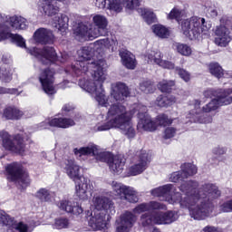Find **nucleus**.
Listing matches in <instances>:
<instances>
[{"instance_id": "5fc2aeb1", "label": "nucleus", "mask_w": 232, "mask_h": 232, "mask_svg": "<svg viewBox=\"0 0 232 232\" xmlns=\"http://www.w3.org/2000/svg\"><path fill=\"white\" fill-rule=\"evenodd\" d=\"M3 26V23L2 24H0V32H1V27Z\"/></svg>"}, {"instance_id": "f3484780", "label": "nucleus", "mask_w": 232, "mask_h": 232, "mask_svg": "<svg viewBox=\"0 0 232 232\" xmlns=\"http://www.w3.org/2000/svg\"><path fill=\"white\" fill-rule=\"evenodd\" d=\"M145 57L148 59V63H153L160 66V68L166 70H173V68H175V63L162 59V53H160V51H148Z\"/></svg>"}, {"instance_id": "4c0bfd02", "label": "nucleus", "mask_w": 232, "mask_h": 232, "mask_svg": "<svg viewBox=\"0 0 232 232\" xmlns=\"http://www.w3.org/2000/svg\"><path fill=\"white\" fill-rule=\"evenodd\" d=\"M70 226V221L66 218H59L55 219L53 227L55 229H66Z\"/></svg>"}, {"instance_id": "bb28decb", "label": "nucleus", "mask_w": 232, "mask_h": 232, "mask_svg": "<svg viewBox=\"0 0 232 232\" xmlns=\"http://www.w3.org/2000/svg\"><path fill=\"white\" fill-rule=\"evenodd\" d=\"M24 115V113L15 107H7L4 110L3 113V117L7 119V121L21 119Z\"/></svg>"}, {"instance_id": "6ab92c4d", "label": "nucleus", "mask_w": 232, "mask_h": 232, "mask_svg": "<svg viewBox=\"0 0 232 232\" xmlns=\"http://www.w3.org/2000/svg\"><path fill=\"white\" fill-rule=\"evenodd\" d=\"M33 39L37 44H53L55 36L53 35V32H52V30L39 28L34 32Z\"/></svg>"}, {"instance_id": "a211bd4d", "label": "nucleus", "mask_w": 232, "mask_h": 232, "mask_svg": "<svg viewBox=\"0 0 232 232\" xmlns=\"http://www.w3.org/2000/svg\"><path fill=\"white\" fill-rule=\"evenodd\" d=\"M215 44H218V46H227V44L231 43V33L226 24L220 22V25L217 26L215 29Z\"/></svg>"}, {"instance_id": "e433bc0d", "label": "nucleus", "mask_w": 232, "mask_h": 232, "mask_svg": "<svg viewBox=\"0 0 232 232\" xmlns=\"http://www.w3.org/2000/svg\"><path fill=\"white\" fill-rule=\"evenodd\" d=\"M0 79L3 82H10L12 81V70L10 67H2L0 69Z\"/></svg>"}, {"instance_id": "8fccbe9b", "label": "nucleus", "mask_w": 232, "mask_h": 232, "mask_svg": "<svg viewBox=\"0 0 232 232\" xmlns=\"http://www.w3.org/2000/svg\"><path fill=\"white\" fill-rule=\"evenodd\" d=\"M73 110V107L70 104H65L62 109L63 115H66L68 112L72 111Z\"/></svg>"}, {"instance_id": "58836bf2", "label": "nucleus", "mask_w": 232, "mask_h": 232, "mask_svg": "<svg viewBox=\"0 0 232 232\" xmlns=\"http://www.w3.org/2000/svg\"><path fill=\"white\" fill-rule=\"evenodd\" d=\"M157 127L158 126H168V124H172L173 120L169 119L166 114H160L157 117L155 121Z\"/></svg>"}, {"instance_id": "1a4fd4ad", "label": "nucleus", "mask_w": 232, "mask_h": 232, "mask_svg": "<svg viewBox=\"0 0 232 232\" xmlns=\"http://www.w3.org/2000/svg\"><path fill=\"white\" fill-rule=\"evenodd\" d=\"M0 139L2 140V146L7 151H12V153H17L18 155H24L26 149L24 143L23 142V136L17 134L14 136L9 135L6 130L0 131Z\"/></svg>"}, {"instance_id": "f8f14e48", "label": "nucleus", "mask_w": 232, "mask_h": 232, "mask_svg": "<svg viewBox=\"0 0 232 232\" xmlns=\"http://www.w3.org/2000/svg\"><path fill=\"white\" fill-rule=\"evenodd\" d=\"M110 185L115 197H119L121 200H127V202H130L132 204L139 202L137 190L132 187L126 186L117 181H112Z\"/></svg>"}, {"instance_id": "9b49d317", "label": "nucleus", "mask_w": 232, "mask_h": 232, "mask_svg": "<svg viewBox=\"0 0 232 232\" xmlns=\"http://www.w3.org/2000/svg\"><path fill=\"white\" fill-rule=\"evenodd\" d=\"M5 170L8 174V179L13 182H17L22 188L30 186V176H28V172L23 168L21 163H11L5 167Z\"/></svg>"}, {"instance_id": "dca6fc26", "label": "nucleus", "mask_w": 232, "mask_h": 232, "mask_svg": "<svg viewBox=\"0 0 232 232\" xmlns=\"http://www.w3.org/2000/svg\"><path fill=\"white\" fill-rule=\"evenodd\" d=\"M55 72L50 69L44 70L39 75V82L42 84L44 92L47 95H53L56 93L55 87L53 86V75Z\"/></svg>"}, {"instance_id": "c9c22d12", "label": "nucleus", "mask_w": 232, "mask_h": 232, "mask_svg": "<svg viewBox=\"0 0 232 232\" xmlns=\"http://www.w3.org/2000/svg\"><path fill=\"white\" fill-rule=\"evenodd\" d=\"M172 86H175V82L163 80V81L160 82L158 88L163 93H168V92H171Z\"/></svg>"}, {"instance_id": "2f4dec72", "label": "nucleus", "mask_w": 232, "mask_h": 232, "mask_svg": "<svg viewBox=\"0 0 232 232\" xmlns=\"http://www.w3.org/2000/svg\"><path fill=\"white\" fill-rule=\"evenodd\" d=\"M152 31L157 37H160L161 39L169 37V30H168V28H166L164 25L155 24L152 26Z\"/></svg>"}, {"instance_id": "b1692460", "label": "nucleus", "mask_w": 232, "mask_h": 232, "mask_svg": "<svg viewBox=\"0 0 232 232\" xmlns=\"http://www.w3.org/2000/svg\"><path fill=\"white\" fill-rule=\"evenodd\" d=\"M120 57L125 68H128V70H135L137 61L133 53H130L128 50L122 49L120 51Z\"/></svg>"}, {"instance_id": "3c124183", "label": "nucleus", "mask_w": 232, "mask_h": 232, "mask_svg": "<svg viewBox=\"0 0 232 232\" xmlns=\"http://www.w3.org/2000/svg\"><path fill=\"white\" fill-rule=\"evenodd\" d=\"M66 59H68V56L66 54H62V59L60 61H61V63H64V61H66Z\"/></svg>"}, {"instance_id": "5701e85b", "label": "nucleus", "mask_w": 232, "mask_h": 232, "mask_svg": "<svg viewBox=\"0 0 232 232\" xmlns=\"http://www.w3.org/2000/svg\"><path fill=\"white\" fill-rule=\"evenodd\" d=\"M53 1H58L59 3H64L66 0H40L39 6L46 14V15H55L59 12V7L53 5Z\"/></svg>"}, {"instance_id": "2eb2a0df", "label": "nucleus", "mask_w": 232, "mask_h": 232, "mask_svg": "<svg viewBox=\"0 0 232 232\" xmlns=\"http://www.w3.org/2000/svg\"><path fill=\"white\" fill-rule=\"evenodd\" d=\"M70 128L75 126V121L69 118H52L35 125V130H48V128Z\"/></svg>"}, {"instance_id": "9d476101", "label": "nucleus", "mask_w": 232, "mask_h": 232, "mask_svg": "<svg viewBox=\"0 0 232 232\" xmlns=\"http://www.w3.org/2000/svg\"><path fill=\"white\" fill-rule=\"evenodd\" d=\"M73 153L76 157L92 155L98 162H107V164H110L113 158L111 153L101 150L100 148L93 143H90L89 145L80 149H74Z\"/></svg>"}, {"instance_id": "a18cd8bd", "label": "nucleus", "mask_w": 232, "mask_h": 232, "mask_svg": "<svg viewBox=\"0 0 232 232\" xmlns=\"http://www.w3.org/2000/svg\"><path fill=\"white\" fill-rule=\"evenodd\" d=\"M176 72H178L179 77H181V79H183L185 82H188L189 81L190 75H189V72H188L186 70L176 68Z\"/></svg>"}, {"instance_id": "de8ad7c7", "label": "nucleus", "mask_w": 232, "mask_h": 232, "mask_svg": "<svg viewBox=\"0 0 232 232\" xmlns=\"http://www.w3.org/2000/svg\"><path fill=\"white\" fill-rule=\"evenodd\" d=\"M4 93H10L11 95H19L17 89H6L4 87H0V95H4Z\"/></svg>"}, {"instance_id": "473e14b6", "label": "nucleus", "mask_w": 232, "mask_h": 232, "mask_svg": "<svg viewBox=\"0 0 232 232\" xmlns=\"http://www.w3.org/2000/svg\"><path fill=\"white\" fill-rule=\"evenodd\" d=\"M174 48H176L178 53L184 57H189L193 53L191 47L186 44H175Z\"/></svg>"}, {"instance_id": "79ce46f5", "label": "nucleus", "mask_w": 232, "mask_h": 232, "mask_svg": "<svg viewBox=\"0 0 232 232\" xmlns=\"http://www.w3.org/2000/svg\"><path fill=\"white\" fill-rule=\"evenodd\" d=\"M219 209L223 213H232V199H228L220 203Z\"/></svg>"}, {"instance_id": "39448f33", "label": "nucleus", "mask_w": 232, "mask_h": 232, "mask_svg": "<svg viewBox=\"0 0 232 232\" xmlns=\"http://www.w3.org/2000/svg\"><path fill=\"white\" fill-rule=\"evenodd\" d=\"M204 97L209 99L211 97H216L211 100L208 104L200 109V101L193 100L190 102V111L187 114L188 121H185V124L188 122H198L199 124H209L213 122V117L204 114L211 113L215 110H218L220 106H227L232 102V88L227 89V91H213V89H208L204 92Z\"/></svg>"}, {"instance_id": "864d4df0", "label": "nucleus", "mask_w": 232, "mask_h": 232, "mask_svg": "<svg viewBox=\"0 0 232 232\" xmlns=\"http://www.w3.org/2000/svg\"><path fill=\"white\" fill-rule=\"evenodd\" d=\"M151 232H160V230H159L157 227H153Z\"/></svg>"}, {"instance_id": "20e7f679", "label": "nucleus", "mask_w": 232, "mask_h": 232, "mask_svg": "<svg viewBox=\"0 0 232 232\" xmlns=\"http://www.w3.org/2000/svg\"><path fill=\"white\" fill-rule=\"evenodd\" d=\"M28 24L26 19L22 16L13 15L5 19L2 23L1 32H0V43L11 39L14 44L18 45L20 48H25L26 52L35 57L37 61L43 64H52L57 60V53L53 47H44V49L39 48H26V41L24 38L19 34H14L12 32L15 30H26Z\"/></svg>"}, {"instance_id": "72a5a7b5", "label": "nucleus", "mask_w": 232, "mask_h": 232, "mask_svg": "<svg viewBox=\"0 0 232 232\" xmlns=\"http://www.w3.org/2000/svg\"><path fill=\"white\" fill-rule=\"evenodd\" d=\"M208 70L214 77H217V79H221V77H224V69H222V66L218 64V63H210L208 65Z\"/></svg>"}, {"instance_id": "4be33fe9", "label": "nucleus", "mask_w": 232, "mask_h": 232, "mask_svg": "<svg viewBox=\"0 0 232 232\" xmlns=\"http://www.w3.org/2000/svg\"><path fill=\"white\" fill-rule=\"evenodd\" d=\"M35 198L40 200V202H44L47 204H52V202H55V192L50 190L48 188H39L35 194Z\"/></svg>"}, {"instance_id": "6e6552de", "label": "nucleus", "mask_w": 232, "mask_h": 232, "mask_svg": "<svg viewBox=\"0 0 232 232\" xmlns=\"http://www.w3.org/2000/svg\"><path fill=\"white\" fill-rule=\"evenodd\" d=\"M211 30V24L206 22V19L193 16L189 19L183 20L181 23V32L183 35L193 41L198 39L200 34L208 35Z\"/></svg>"}, {"instance_id": "393cba45", "label": "nucleus", "mask_w": 232, "mask_h": 232, "mask_svg": "<svg viewBox=\"0 0 232 232\" xmlns=\"http://www.w3.org/2000/svg\"><path fill=\"white\" fill-rule=\"evenodd\" d=\"M124 164H126V161L122 158L114 156L108 165L113 175H121L124 171Z\"/></svg>"}, {"instance_id": "423d86ee", "label": "nucleus", "mask_w": 232, "mask_h": 232, "mask_svg": "<svg viewBox=\"0 0 232 232\" xmlns=\"http://www.w3.org/2000/svg\"><path fill=\"white\" fill-rule=\"evenodd\" d=\"M62 166L69 179L75 183L76 196L80 200H88V193L93 189L92 180L81 176V167L73 160H66Z\"/></svg>"}, {"instance_id": "4468645a", "label": "nucleus", "mask_w": 232, "mask_h": 232, "mask_svg": "<svg viewBox=\"0 0 232 232\" xmlns=\"http://www.w3.org/2000/svg\"><path fill=\"white\" fill-rule=\"evenodd\" d=\"M138 130H143V131H155L157 130V122L151 120V117L147 114L148 108L143 105H138Z\"/></svg>"}, {"instance_id": "7ed1b4c3", "label": "nucleus", "mask_w": 232, "mask_h": 232, "mask_svg": "<svg viewBox=\"0 0 232 232\" xmlns=\"http://www.w3.org/2000/svg\"><path fill=\"white\" fill-rule=\"evenodd\" d=\"M183 193L175 192L177 188L173 184H167L153 188L152 197L163 198L169 204H179L182 209H188L189 216L194 220H204L213 213V206L209 200L218 198L221 193L218 187L213 183H205L198 188V183L189 180L181 184L179 188Z\"/></svg>"}, {"instance_id": "cd10ccee", "label": "nucleus", "mask_w": 232, "mask_h": 232, "mask_svg": "<svg viewBox=\"0 0 232 232\" xmlns=\"http://www.w3.org/2000/svg\"><path fill=\"white\" fill-rule=\"evenodd\" d=\"M137 12L142 16L147 24H151L157 20V15L151 9L140 7L137 9Z\"/></svg>"}, {"instance_id": "f03ea898", "label": "nucleus", "mask_w": 232, "mask_h": 232, "mask_svg": "<svg viewBox=\"0 0 232 232\" xmlns=\"http://www.w3.org/2000/svg\"><path fill=\"white\" fill-rule=\"evenodd\" d=\"M95 209L88 216V224L92 231L103 232H130L137 222V216H140V226L144 229H151L153 226H168L179 220V213L176 211H166L168 207L160 202L150 201L141 203L133 208L132 212L126 211L121 214L115 222V231L110 229V219L115 213L113 201L103 196H96L92 198ZM146 211H153L146 213ZM166 211V212H164Z\"/></svg>"}, {"instance_id": "f257e3e1", "label": "nucleus", "mask_w": 232, "mask_h": 232, "mask_svg": "<svg viewBox=\"0 0 232 232\" xmlns=\"http://www.w3.org/2000/svg\"><path fill=\"white\" fill-rule=\"evenodd\" d=\"M110 46H112L113 50L117 46V40H98L89 46L82 47L77 52L79 60L72 64V72L77 77L85 75L79 81L80 88L91 93L99 106L109 107L105 119L96 124L95 130H119L125 137L135 139V127L131 121L135 111H128L126 106L121 103V101H124L130 95L128 86L121 82L113 83L110 96H106V91L102 86L107 77L104 72L106 61L99 58V55L102 53L104 48Z\"/></svg>"}, {"instance_id": "a19ab883", "label": "nucleus", "mask_w": 232, "mask_h": 232, "mask_svg": "<svg viewBox=\"0 0 232 232\" xmlns=\"http://www.w3.org/2000/svg\"><path fill=\"white\" fill-rule=\"evenodd\" d=\"M140 90L144 92L145 93H151L153 92V84H151V81H143L140 83Z\"/></svg>"}, {"instance_id": "c03bdc74", "label": "nucleus", "mask_w": 232, "mask_h": 232, "mask_svg": "<svg viewBox=\"0 0 232 232\" xmlns=\"http://www.w3.org/2000/svg\"><path fill=\"white\" fill-rule=\"evenodd\" d=\"M177 134V129L173 127H168L164 131V139H173Z\"/></svg>"}, {"instance_id": "603ef678", "label": "nucleus", "mask_w": 232, "mask_h": 232, "mask_svg": "<svg viewBox=\"0 0 232 232\" xmlns=\"http://www.w3.org/2000/svg\"><path fill=\"white\" fill-rule=\"evenodd\" d=\"M212 15H213L214 17L217 16V10H215V9L212 10Z\"/></svg>"}, {"instance_id": "c85d7f7f", "label": "nucleus", "mask_w": 232, "mask_h": 232, "mask_svg": "<svg viewBox=\"0 0 232 232\" xmlns=\"http://www.w3.org/2000/svg\"><path fill=\"white\" fill-rule=\"evenodd\" d=\"M34 231V227L24 223V222H15L13 224L12 227H8L5 231L2 232H32Z\"/></svg>"}, {"instance_id": "a878e982", "label": "nucleus", "mask_w": 232, "mask_h": 232, "mask_svg": "<svg viewBox=\"0 0 232 232\" xmlns=\"http://www.w3.org/2000/svg\"><path fill=\"white\" fill-rule=\"evenodd\" d=\"M69 21L70 18H68V15L59 14L55 16L53 26H54V28H57L59 32H66V30L68 29Z\"/></svg>"}, {"instance_id": "aec40b11", "label": "nucleus", "mask_w": 232, "mask_h": 232, "mask_svg": "<svg viewBox=\"0 0 232 232\" xmlns=\"http://www.w3.org/2000/svg\"><path fill=\"white\" fill-rule=\"evenodd\" d=\"M96 6L98 8H107L111 12H122V7H126V0H96Z\"/></svg>"}, {"instance_id": "412c9836", "label": "nucleus", "mask_w": 232, "mask_h": 232, "mask_svg": "<svg viewBox=\"0 0 232 232\" xmlns=\"http://www.w3.org/2000/svg\"><path fill=\"white\" fill-rule=\"evenodd\" d=\"M57 207L61 211H65V213H73V215L82 214V208L75 206L73 201L68 199H62L57 203Z\"/></svg>"}, {"instance_id": "f704fd0d", "label": "nucleus", "mask_w": 232, "mask_h": 232, "mask_svg": "<svg viewBox=\"0 0 232 232\" xmlns=\"http://www.w3.org/2000/svg\"><path fill=\"white\" fill-rule=\"evenodd\" d=\"M15 221L14 220V218H10V216L5 214V212H0V224L5 226L3 231H6L8 227H12Z\"/></svg>"}, {"instance_id": "ddd939ff", "label": "nucleus", "mask_w": 232, "mask_h": 232, "mask_svg": "<svg viewBox=\"0 0 232 232\" xmlns=\"http://www.w3.org/2000/svg\"><path fill=\"white\" fill-rule=\"evenodd\" d=\"M135 164L129 168V173L132 177L140 175L143 173L146 168H148V162H150V155L146 150H138L134 158Z\"/></svg>"}, {"instance_id": "ea45409f", "label": "nucleus", "mask_w": 232, "mask_h": 232, "mask_svg": "<svg viewBox=\"0 0 232 232\" xmlns=\"http://www.w3.org/2000/svg\"><path fill=\"white\" fill-rule=\"evenodd\" d=\"M184 15V11L174 7L168 14V19H176V21H180V17Z\"/></svg>"}, {"instance_id": "37998d69", "label": "nucleus", "mask_w": 232, "mask_h": 232, "mask_svg": "<svg viewBox=\"0 0 232 232\" xmlns=\"http://www.w3.org/2000/svg\"><path fill=\"white\" fill-rule=\"evenodd\" d=\"M186 178L184 177V174L182 173V170L176 171L170 174L169 180V182H180L181 180H184Z\"/></svg>"}, {"instance_id": "0eeeda50", "label": "nucleus", "mask_w": 232, "mask_h": 232, "mask_svg": "<svg viewBox=\"0 0 232 232\" xmlns=\"http://www.w3.org/2000/svg\"><path fill=\"white\" fill-rule=\"evenodd\" d=\"M92 23L96 27H93L92 24L88 25L82 23L78 24L73 29L75 39L78 41L92 40L106 34V29L108 28V19H106V16L95 14L92 17Z\"/></svg>"}, {"instance_id": "7c9ffc66", "label": "nucleus", "mask_w": 232, "mask_h": 232, "mask_svg": "<svg viewBox=\"0 0 232 232\" xmlns=\"http://www.w3.org/2000/svg\"><path fill=\"white\" fill-rule=\"evenodd\" d=\"M198 170V169L195 164L184 163L181 165V173H183L185 179H188V177H193V175H197Z\"/></svg>"}, {"instance_id": "49530a36", "label": "nucleus", "mask_w": 232, "mask_h": 232, "mask_svg": "<svg viewBox=\"0 0 232 232\" xmlns=\"http://www.w3.org/2000/svg\"><path fill=\"white\" fill-rule=\"evenodd\" d=\"M125 4L128 10H133V8H137V6H139V0H126Z\"/></svg>"}, {"instance_id": "c756f323", "label": "nucleus", "mask_w": 232, "mask_h": 232, "mask_svg": "<svg viewBox=\"0 0 232 232\" xmlns=\"http://www.w3.org/2000/svg\"><path fill=\"white\" fill-rule=\"evenodd\" d=\"M177 102V98L173 95L170 96H159L156 100L157 106L160 108H168V106H172Z\"/></svg>"}, {"instance_id": "09e8293b", "label": "nucleus", "mask_w": 232, "mask_h": 232, "mask_svg": "<svg viewBox=\"0 0 232 232\" xmlns=\"http://www.w3.org/2000/svg\"><path fill=\"white\" fill-rule=\"evenodd\" d=\"M212 153L218 156L224 155V153H226V149L223 147L218 146L212 150Z\"/></svg>"}]
</instances>
